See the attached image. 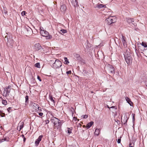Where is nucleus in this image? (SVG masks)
<instances>
[{
  "label": "nucleus",
  "instance_id": "obj_8",
  "mask_svg": "<svg viewBox=\"0 0 147 147\" xmlns=\"http://www.w3.org/2000/svg\"><path fill=\"white\" fill-rule=\"evenodd\" d=\"M25 30L26 34L28 35L32 34L33 31L31 28L28 26L25 27Z\"/></svg>",
  "mask_w": 147,
  "mask_h": 147
},
{
  "label": "nucleus",
  "instance_id": "obj_11",
  "mask_svg": "<svg viewBox=\"0 0 147 147\" xmlns=\"http://www.w3.org/2000/svg\"><path fill=\"white\" fill-rule=\"evenodd\" d=\"M42 135L40 136L36 140L35 142V144L36 146H37L38 145L40 142L42 140Z\"/></svg>",
  "mask_w": 147,
  "mask_h": 147
},
{
  "label": "nucleus",
  "instance_id": "obj_10",
  "mask_svg": "<svg viewBox=\"0 0 147 147\" xmlns=\"http://www.w3.org/2000/svg\"><path fill=\"white\" fill-rule=\"evenodd\" d=\"M42 48V47L39 43L36 44L34 46V49L37 51H38Z\"/></svg>",
  "mask_w": 147,
  "mask_h": 147
},
{
  "label": "nucleus",
  "instance_id": "obj_15",
  "mask_svg": "<svg viewBox=\"0 0 147 147\" xmlns=\"http://www.w3.org/2000/svg\"><path fill=\"white\" fill-rule=\"evenodd\" d=\"M60 9L62 11H64L66 10V7L65 5H63L61 6Z\"/></svg>",
  "mask_w": 147,
  "mask_h": 147
},
{
  "label": "nucleus",
  "instance_id": "obj_24",
  "mask_svg": "<svg viewBox=\"0 0 147 147\" xmlns=\"http://www.w3.org/2000/svg\"><path fill=\"white\" fill-rule=\"evenodd\" d=\"M36 106L37 107H38V112H41L42 111L41 108L37 104H36Z\"/></svg>",
  "mask_w": 147,
  "mask_h": 147
},
{
  "label": "nucleus",
  "instance_id": "obj_50",
  "mask_svg": "<svg viewBox=\"0 0 147 147\" xmlns=\"http://www.w3.org/2000/svg\"><path fill=\"white\" fill-rule=\"evenodd\" d=\"M83 127H85V125H83Z\"/></svg>",
  "mask_w": 147,
  "mask_h": 147
},
{
  "label": "nucleus",
  "instance_id": "obj_23",
  "mask_svg": "<svg viewBox=\"0 0 147 147\" xmlns=\"http://www.w3.org/2000/svg\"><path fill=\"white\" fill-rule=\"evenodd\" d=\"M60 32L61 34H64L66 33L67 32V31L66 30H65L64 29H61L60 30Z\"/></svg>",
  "mask_w": 147,
  "mask_h": 147
},
{
  "label": "nucleus",
  "instance_id": "obj_48",
  "mask_svg": "<svg viewBox=\"0 0 147 147\" xmlns=\"http://www.w3.org/2000/svg\"><path fill=\"white\" fill-rule=\"evenodd\" d=\"M111 111H112V112H113V111H113V109H112V110H111Z\"/></svg>",
  "mask_w": 147,
  "mask_h": 147
},
{
  "label": "nucleus",
  "instance_id": "obj_19",
  "mask_svg": "<svg viewBox=\"0 0 147 147\" xmlns=\"http://www.w3.org/2000/svg\"><path fill=\"white\" fill-rule=\"evenodd\" d=\"M96 7L99 8H102L103 7H106V6L105 5H104L102 4H98L96 6Z\"/></svg>",
  "mask_w": 147,
  "mask_h": 147
},
{
  "label": "nucleus",
  "instance_id": "obj_44",
  "mask_svg": "<svg viewBox=\"0 0 147 147\" xmlns=\"http://www.w3.org/2000/svg\"><path fill=\"white\" fill-rule=\"evenodd\" d=\"M71 111H72V113H73V111H74V110L73 109V107H71Z\"/></svg>",
  "mask_w": 147,
  "mask_h": 147
},
{
  "label": "nucleus",
  "instance_id": "obj_52",
  "mask_svg": "<svg viewBox=\"0 0 147 147\" xmlns=\"http://www.w3.org/2000/svg\"><path fill=\"white\" fill-rule=\"evenodd\" d=\"M1 140L0 139V143H1Z\"/></svg>",
  "mask_w": 147,
  "mask_h": 147
},
{
  "label": "nucleus",
  "instance_id": "obj_39",
  "mask_svg": "<svg viewBox=\"0 0 147 147\" xmlns=\"http://www.w3.org/2000/svg\"><path fill=\"white\" fill-rule=\"evenodd\" d=\"M37 79H38L40 82L42 80H41V79L40 78V77L38 76H37Z\"/></svg>",
  "mask_w": 147,
  "mask_h": 147
},
{
  "label": "nucleus",
  "instance_id": "obj_22",
  "mask_svg": "<svg viewBox=\"0 0 147 147\" xmlns=\"http://www.w3.org/2000/svg\"><path fill=\"white\" fill-rule=\"evenodd\" d=\"M9 138L8 137L5 138H4L2 139L1 140V142L4 141H9Z\"/></svg>",
  "mask_w": 147,
  "mask_h": 147
},
{
  "label": "nucleus",
  "instance_id": "obj_21",
  "mask_svg": "<svg viewBox=\"0 0 147 147\" xmlns=\"http://www.w3.org/2000/svg\"><path fill=\"white\" fill-rule=\"evenodd\" d=\"M20 125V126H19V127H20V130L22 129L23 127H24V123L23 122H22L20 123H19V124Z\"/></svg>",
  "mask_w": 147,
  "mask_h": 147
},
{
  "label": "nucleus",
  "instance_id": "obj_30",
  "mask_svg": "<svg viewBox=\"0 0 147 147\" xmlns=\"http://www.w3.org/2000/svg\"><path fill=\"white\" fill-rule=\"evenodd\" d=\"M25 102L26 103H28V96L27 95L25 96Z\"/></svg>",
  "mask_w": 147,
  "mask_h": 147
},
{
  "label": "nucleus",
  "instance_id": "obj_4",
  "mask_svg": "<svg viewBox=\"0 0 147 147\" xmlns=\"http://www.w3.org/2000/svg\"><path fill=\"white\" fill-rule=\"evenodd\" d=\"M40 32L41 35L45 37L47 39H50L52 37V36L51 35H49L48 32L46 31L41 30Z\"/></svg>",
  "mask_w": 147,
  "mask_h": 147
},
{
  "label": "nucleus",
  "instance_id": "obj_49",
  "mask_svg": "<svg viewBox=\"0 0 147 147\" xmlns=\"http://www.w3.org/2000/svg\"><path fill=\"white\" fill-rule=\"evenodd\" d=\"M1 115H2L3 116L4 115L3 114H2V113H1Z\"/></svg>",
  "mask_w": 147,
  "mask_h": 147
},
{
  "label": "nucleus",
  "instance_id": "obj_41",
  "mask_svg": "<svg viewBox=\"0 0 147 147\" xmlns=\"http://www.w3.org/2000/svg\"><path fill=\"white\" fill-rule=\"evenodd\" d=\"M88 115H83V118H86L88 117Z\"/></svg>",
  "mask_w": 147,
  "mask_h": 147
},
{
  "label": "nucleus",
  "instance_id": "obj_53",
  "mask_svg": "<svg viewBox=\"0 0 147 147\" xmlns=\"http://www.w3.org/2000/svg\"><path fill=\"white\" fill-rule=\"evenodd\" d=\"M91 93H93V92H92V91H91Z\"/></svg>",
  "mask_w": 147,
  "mask_h": 147
},
{
  "label": "nucleus",
  "instance_id": "obj_34",
  "mask_svg": "<svg viewBox=\"0 0 147 147\" xmlns=\"http://www.w3.org/2000/svg\"><path fill=\"white\" fill-rule=\"evenodd\" d=\"M26 14V11H22L21 13V14L22 16H24Z\"/></svg>",
  "mask_w": 147,
  "mask_h": 147
},
{
  "label": "nucleus",
  "instance_id": "obj_6",
  "mask_svg": "<svg viewBox=\"0 0 147 147\" xmlns=\"http://www.w3.org/2000/svg\"><path fill=\"white\" fill-rule=\"evenodd\" d=\"M11 89V86H9L5 88L3 92V95L5 97L8 96L9 95V94L10 92Z\"/></svg>",
  "mask_w": 147,
  "mask_h": 147
},
{
  "label": "nucleus",
  "instance_id": "obj_45",
  "mask_svg": "<svg viewBox=\"0 0 147 147\" xmlns=\"http://www.w3.org/2000/svg\"><path fill=\"white\" fill-rule=\"evenodd\" d=\"M84 72V73H86V71H85V70H83V72Z\"/></svg>",
  "mask_w": 147,
  "mask_h": 147
},
{
  "label": "nucleus",
  "instance_id": "obj_17",
  "mask_svg": "<svg viewBox=\"0 0 147 147\" xmlns=\"http://www.w3.org/2000/svg\"><path fill=\"white\" fill-rule=\"evenodd\" d=\"M72 127L67 128V129L66 131L68 134L69 135L72 132Z\"/></svg>",
  "mask_w": 147,
  "mask_h": 147
},
{
  "label": "nucleus",
  "instance_id": "obj_37",
  "mask_svg": "<svg viewBox=\"0 0 147 147\" xmlns=\"http://www.w3.org/2000/svg\"><path fill=\"white\" fill-rule=\"evenodd\" d=\"M87 45L88 47H91V45L89 43V42L88 41H87Z\"/></svg>",
  "mask_w": 147,
  "mask_h": 147
},
{
  "label": "nucleus",
  "instance_id": "obj_29",
  "mask_svg": "<svg viewBox=\"0 0 147 147\" xmlns=\"http://www.w3.org/2000/svg\"><path fill=\"white\" fill-rule=\"evenodd\" d=\"M141 45L144 47H147V45H146V43L143 42L142 43Z\"/></svg>",
  "mask_w": 147,
  "mask_h": 147
},
{
  "label": "nucleus",
  "instance_id": "obj_31",
  "mask_svg": "<svg viewBox=\"0 0 147 147\" xmlns=\"http://www.w3.org/2000/svg\"><path fill=\"white\" fill-rule=\"evenodd\" d=\"M77 126L78 128H81V126H82V125L81 123H77Z\"/></svg>",
  "mask_w": 147,
  "mask_h": 147
},
{
  "label": "nucleus",
  "instance_id": "obj_36",
  "mask_svg": "<svg viewBox=\"0 0 147 147\" xmlns=\"http://www.w3.org/2000/svg\"><path fill=\"white\" fill-rule=\"evenodd\" d=\"M121 137H120V138L118 139L117 140V142L118 144H119L121 143Z\"/></svg>",
  "mask_w": 147,
  "mask_h": 147
},
{
  "label": "nucleus",
  "instance_id": "obj_54",
  "mask_svg": "<svg viewBox=\"0 0 147 147\" xmlns=\"http://www.w3.org/2000/svg\"><path fill=\"white\" fill-rule=\"evenodd\" d=\"M77 55L78 56H79V55Z\"/></svg>",
  "mask_w": 147,
  "mask_h": 147
},
{
  "label": "nucleus",
  "instance_id": "obj_40",
  "mask_svg": "<svg viewBox=\"0 0 147 147\" xmlns=\"http://www.w3.org/2000/svg\"><path fill=\"white\" fill-rule=\"evenodd\" d=\"M11 107H9L7 108V110L9 113L10 112V111L11 110Z\"/></svg>",
  "mask_w": 147,
  "mask_h": 147
},
{
  "label": "nucleus",
  "instance_id": "obj_33",
  "mask_svg": "<svg viewBox=\"0 0 147 147\" xmlns=\"http://www.w3.org/2000/svg\"><path fill=\"white\" fill-rule=\"evenodd\" d=\"M1 113H2V114H3L4 115L3 116L2 115H0L1 117H3L5 116V114L4 113H3V111L0 110V114Z\"/></svg>",
  "mask_w": 147,
  "mask_h": 147
},
{
  "label": "nucleus",
  "instance_id": "obj_26",
  "mask_svg": "<svg viewBox=\"0 0 147 147\" xmlns=\"http://www.w3.org/2000/svg\"><path fill=\"white\" fill-rule=\"evenodd\" d=\"M2 102L3 105H6L7 104V101L5 100H2Z\"/></svg>",
  "mask_w": 147,
  "mask_h": 147
},
{
  "label": "nucleus",
  "instance_id": "obj_25",
  "mask_svg": "<svg viewBox=\"0 0 147 147\" xmlns=\"http://www.w3.org/2000/svg\"><path fill=\"white\" fill-rule=\"evenodd\" d=\"M49 98L50 100L53 103H55V101L53 100V97L52 95H50L49 96Z\"/></svg>",
  "mask_w": 147,
  "mask_h": 147
},
{
  "label": "nucleus",
  "instance_id": "obj_42",
  "mask_svg": "<svg viewBox=\"0 0 147 147\" xmlns=\"http://www.w3.org/2000/svg\"><path fill=\"white\" fill-rule=\"evenodd\" d=\"M46 124H48L49 122V121L48 120H46L45 121Z\"/></svg>",
  "mask_w": 147,
  "mask_h": 147
},
{
  "label": "nucleus",
  "instance_id": "obj_1",
  "mask_svg": "<svg viewBox=\"0 0 147 147\" xmlns=\"http://www.w3.org/2000/svg\"><path fill=\"white\" fill-rule=\"evenodd\" d=\"M6 34L7 35L5 36V38H7V46L11 48L13 47V40L12 39V36L11 34L8 35L7 33H6Z\"/></svg>",
  "mask_w": 147,
  "mask_h": 147
},
{
  "label": "nucleus",
  "instance_id": "obj_7",
  "mask_svg": "<svg viewBox=\"0 0 147 147\" xmlns=\"http://www.w3.org/2000/svg\"><path fill=\"white\" fill-rule=\"evenodd\" d=\"M125 61L129 65L131 64L132 62V59L129 55H124Z\"/></svg>",
  "mask_w": 147,
  "mask_h": 147
},
{
  "label": "nucleus",
  "instance_id": "obj_51",
  "mask_svg": "<svg viewBox=\"0 0 147 147\" xmlns=\"http://www.w3.org/2000/svg\"><path fill=\"white\" fill-rule=\"evenodd\" d=\"M107 107H108V108H110V107L108 106V105H107Z\"/></svg>",
  "mask_w": 147,
  "mask_h": 147
},
{
  "label": "nucleus",
  "instance_id": "obj_20",
  "mask_svg": "<svg viewBox=\"0 0 147 147\" xmlns=\"http://www.w3.org/2000/svg\"><path fill=\"white\" fill-rule=\"evenodd\" d=\"M64 60L65 61L64 63L65 64H67L69 63V61L67 58L66 57L64 58Z\"/></svg>",
  "mask_w": 147,
  "mask_h": 147
},
{
  "label": "nucleus",
  "instance_id": "obj_12",
  "mask_svg": "<svg viewBox=\"0 0 147 147\" xmlns=\"http://www.w3.org/2000/svg\"><path fill=\"white\" fill-rule=\"evenodd\" d=\"M100 130L101 129L100 128L96 129L94 132V134L96 136H98L100 133Z\"/></svg>",
  "mask_w": 147,
  "mask_h": 147
},
{
  "label": "nucleus",
  "instance_id": "obj_3",
  "mask_svg": "<svg viewBox=\"0 0 147 147\" xmlns=\"http://www.w3.org/2000/svg\"><path fill=\"white\" fill-rule=\"evenodd\" d=\"M117 20L116 17L115 16H110L106 19L105 21L109 25L116 22Z\"/></svg>",
  "mask_w": 147,
  "mask_h": 147
},
{
  "label": "nucleus",
  "instance_id": "obj_27",
  "mask_svg": "<svg viewBox=\"0 0 147 147\" xmlns=\"http://www.w3.org/2000/svg\"><path fill=\"white\" fill-rule=\"evenodd\" d=\"M35 66L38 68L40 67V64L39 63H36L35 65Z\"/></svg>",
  "mask_w": 147,
  "mask_h": 147
},
{
  "label": "nucleus",
  "instance_id": "obj_9",
  "mask_svg": "<svg viewBox=\"0 0 147 147\" xmlns=\"http://www.w3.org/2000/svg\"><path fill=\"white\" fill-rule=\"evenodd\" d=\"M126 38L123 35H122L121 41L125 47H127V42L125 40Z\"/></svg>",
  "mask_w": 147,
  "mask_h": 147
},
{
  "label": "nucleus",
  "instance_id": "obj_13",
  "mask_svg": "<svg viewBox=\"0 0 147 147\" xmlns=\"http://www.w3.org/2000/svg\"><path fill=\"white\" fill-rule=\"evenodd\" d=\"M126 21L129 23H131L134 21V19L131 18H126Z\"/></svg>",
  "mask_w": 147,
  "mask_h": 147
},
{
  "label": "nucleus",
  "instance_id": "obj_28",
  "mask_svg": "<svg viewBox=\"0 0 147 147\" xmlns=\"http://www.w3.org/2000/svg\"><path fill=\"white\" fill-rule=\"evenodd\" d=\"M113 109V111H115L116 110L117 108H116V106H113L110 108V111H111V109Z\"/></svg>",
  "mask_w": 147,
  "mask_h": 147
},
{
  "label": "nucleus",
  "instance_id": "obj_35",
  "mask_svg": "<svg viewBox=\"0 0 147 147\" xmlns=\"http://www.w3.org/2000/svg\"><path fill=\"white\" fill-rule=\"evenodd\" d=\"M22 138H23V141L24 142H25L26 140V138L23 135H22Z\"/></svg>",
  "mask_w": 147,
  "mask_h": 147
},
{
  "label": "nucleus",
  "instance_id": "obj_2",
  "mask_svg": "<svg viewBox=\"0 0 147 147\" xmlns=\"http://www.w3.org/2000/svg\"><path fill=\"white\" fill-rule=\"evenodd\" d=\"M51 122L53 123L55 126L56 127L57 129L60 128L61 125L60 121L56 117H53L51 119Z\"/></svg>",
  "mask_w": 147,
  "mask_h": 147
},
{
  "label": "nucleus",
  "instance_id": "obj_18",
  "mask_svg": "<svg viewBox=\"0 0 147 147\" xmlns=\"http://www.w3.org/2000/svg\"><path fill=\"white\" fill-rule=\"evenodd\" d=\"M94 122L93 121H91L89 123H88L86 125V127L88 128H90L93 125Z\"/></svg>",
  "mask_w": 147,
  "mask_h": 147
},
{
  "label": "nucleus",
  "instance_id": "obj_46",
  "mask_svg": "<svg viewBox=\"0 0 147 147\" xmlns=\"http://www.w3.org/2000/svg\"><path fill=\"white\" fill-rule=\"evenodd\" d=\"M131 143H130L129 144V146H130V147H132V146H131Z\"/></svg>",
  "mask_w": 147,
  "mask_h": 147
},
{
  "label": "nucleus",
  "instance_id": "obj_14",
  "mask_svg": "<svg viewBox=\"0 0 147 147\" xmlns=\"http://www.w3.org/2000/svg\"><path fill=\"white\" fill-rule=\"evenodd\" d=\"M125 100L131 106H132L133 103L131 101L130 99L129 98L127 97H126Z\"/></svg>",
  "mask_w": 147,
  "mask_h": 147
},
{
  "label": "nucleus",
  "instance_id": "obj_16",
  "mask_svg": "<svg viewBox=\"0 0 147 147\" xmlns=\"http://www.w3.org/2000/svg\"><path fill=\"white\" fill-rule=\"evenodd\" d=\"M109 71L112 74H114L115 73V69L112 66H111L110 67Z\"/></svg>",
  "mask_w": 147,
  "mask_h": 147
},
{
  "label": "nucleus",
  "instance_id": "obj_43",
  "mask_svg": "<svg viewBox=\"0 0 147 147\" xmlns=\"http://www.w3.org/2000/svg\"><path fill=\"white\" fill-rule=\"evenodd\" d=\"M38 114L40 116H42L43 115V114L42 113H39Z\"/></svg>",
  "mask_w": 147,
  "mask_h": 147
},
{
  "label": "nucleus",
  "instance_id": "obj_47",
  "mask_svg": "<svg viewBox=\"0 0 147 147\" xmlns=\"http://www.w3.org/2000/svg\"><path fill=\"white\" fill-rule=\"evenodd\" d=\"M4 13H7V11H5L4 12Z\"/></svg>",
  "mask_w": 147,
  "mask_h": 147
},
{
  "label": "nucleus",
  "instance_id": "obj_5",
  "mask_svg": "<svg viewBox=\"0 0 147 147\" xmlns=\"http://www.w3.org/2000/svg\"><path fill=\"white\" fill-rule=\"evenodd\" d=\"M62 66V63L59 60L56 59L55 61V62L53 64V68L57 69L59 68Z\"/></svg>",
  "mask_w": 147,
  "mask_h": 147
},
{
  "label": "nucleus",
  "instance_id": "obj_32",
  "mask_svg": "<svg viewBox=\"0 0 147 147\" xmlns=\"http://www.w3.org/2000/svg\"><path fill=\"white\" fill-rule=\"evenodd\" d=\"M131 115H132V117L133 121H134L135 120V114H134V113H132V114H131Z\"/></svg>",
  "mask_w": 147,
  "mask_h": 147
},
{
  "label": "nucleus",
  "instance_id": "obj_38",
  "mask_svg": "<svg viewBox=\"0 0 147 147\" xmlns=\"http://www.w3.org/2000/svg\"><path fill=\"white\" fill-rule=\"evenodd\" d=\"M71 71L70 70L66 72V73L67 75L71 74Z\"/></svg>",
  "mask_w": 147,
  "mask_h": 147
}]
</instances>
